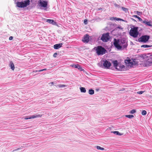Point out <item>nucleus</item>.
<instances>
[{
  "label": "nucleus",
  "instance_id": "obj_1",
  "mask_svg": "<svg viewBox=\"0 0 152 152\" xmlns=\"http://www.w3.org/2000/svg\"><path fill=\"white\" fill-rule=\"evenodd\" d=\"M114 40V45L118 50L121 49L122 48H125L127 46V40L124 38L118 40L115 39Z\"/></svg>",
  "mask_w": 152,
  "mask_h": 152
},
{
  "label": "nucleus",
  "instance_id": "obj_2",
  "mask_svg": "<svg viewBox=\"0 0 152 152\" xmlns=\"http://www.w3.org/2000/svg\"><path fill=\"white\" fill-rule=\"evenodd\" d=\"M94 49L98 55H103L105 53L106 51L105 48L101 46L95 47Z\"/></svg>",
  "mask_w": 152,
  "mask_h": 152
},
{
  "label": "nucleus",
  "instance_id": "obj_3",
  "mask_svg": "<svg viewBox=\"0 0 152 152\" xmlns=\"http://www.w3.org/2000/svg\"><path fill=\"white\" fill-rule=\"evenodd\" d=\"M138 30V28L137 27L132 28L130 30L129 34L134 38H136L137 37L139 34Z\"/></svg>",
  "mask_w": 152,
  "mask_h": 152
},
{
  "label": "nucleus",
  "instance_id": "obj_4",
  "mask_svg": "<svg viewBox=\"0 0 152 152\" xmlns=\"http://www.w3.org/2000/svg\"><path fill=\"white\" fill-rule=\"evenodd\" d=\"M30 4V0H26L24 2H18L16 3L17 6L20 8H24L29 5Z\"/></svg>",
  "mask_w": 152,
  "mask_h": 152
},
{
  "label": "nucleus",
  "instance_id": "obj_5",
  "mask_svg": "<svg viewBox=\"0 0 152 152\" xmlns=\"http://www.w3.org/2000/svg\"><path fill=\"white\" fill-rule=\"evenodd\" d=\"M110 38L109 33H107L103 34L101 37V39L104 42H107L108 41Z\"/></svg>",
  "mask_w": 152,
  "mask_h": 152
},
{
  "label": "nucleus",
  "instance_id": "obj_6",
  "mask_svg": "<svg viewBox=\"0 0 152 152\" xmlns=\"http://www.w3.org/2000/svg\"><path fill=\"white\" fill-rule=\"evenodd\" d=\"M38 5L41 8L43 7L47 8L48 6V2L43 0H39L38 1Z\"/></svg>",
  "mask_w": 152,
  "mask_h": 152
},
{
  "label": "nucleus",
  "instance_id": "obj_7",
  "mask_svg": "<svg viewBox=\"0 0 152 152\" xmlns=\"http://www.w3.org/2000/svg\"><path fill=\"white\" fill-rule=\"evenodd\" d=\"M150 38V36L148 35H145L142 36L138 39L139 42H146Z\"/></svg>",
  "mask_w": 152,
  "mask_h": 152
},
{
  "label": "nucleus",
  "instance_id": "obj_8",
  "mask_svg": "<svg viewBox=\"0 0 152 152\" xmlns=\"http://www.w3.org/2000/svg\"><path fill=\"white\" fill-rule=\"evenodd\" d=\"M125 62L127 66H129L131 67H134V66L135 65L133 61L130 59L125 60Z\"/></svg>",
  "mask_w": 152,
  "mask_h": 152
},
{
  "label": "nucleus",
  "instance_id": "obj_9",
  "mask_svg": "<svg viewBox=\"0 0 152 152\" xmlns=\"http://www.w3.org/2000/svg\"><path fill=\"white\" fill-rule=\"evenodd\" d=\"M111 65L110 62L107 60L103 61V66H104L105 68L108 69L110 66Z\"/></svg>",
  "mask_w": 152,
  "mask_h": 152
},
{
  "label": "nucleus",
  "instance_id": "obj_10",
  "mask_svg": "<svg viewBox=\"0 0 152 152\" xmlns=\"http://www.w3.org/2000/svg\"><path fill=\"white\" fill-rule=\"evenodd\" d=\"M89 36L88 35L86 34L84 36L83 39V41L84 43H87L89 41Z\"/></svg>",
  "mask_w": 152,
  "mask_h": 152
},
{
  "label": "nucleus",
  "instance_id": "obj_11",
  "mask_svg": "<svg viewBox=\"0 0 152 152\" xmlns=\"http://www.w3.org/2000/svg\"><path fill=\"white\" fill-rule=\"evenodd\" d=\"M70 66L73 67H75L76 68H77L78 69L81 71H83V69L81 68L80 66L78 64H72L70 65Z\"/></svg>",
  "mask_w": 152,
  "mask_h": 152
},
{
  "label": "nucleus",
  "instance_id": "obj_12",
  "mask_svg": "<svg viewBox=\"0 0 152 152\" xmlns=\"http://www.w3.org/2000/svg\"><path fill=\"white\" fill-rule=\"evenodd\" d=\"M124 67L123 65L118 64L115 69L118 71H121L122 69L124 68Z\"/></svg>",
  "mask_w": 152,
  "mask_h": 152
},
{
  "label": "nucleus",
  "instance_id": "obj_13",
  "mask_svg": "<svg viewBox=\"0 0 152 152\" xmlns=\"http://www.w3.org/2000/svg\"><path fill=\"white\" fill-rule=\"evenodd\" d=\"M142 23H144L146 26H152V24L151 21H147L146 20H145L144 21H143Z\"/></svg>",
  "mask_w": 152,
  "mask_h": 152
},
{
  "label": "nucleus",
  "instance_id": "obj_14",
  "mask_svg": "<svg viewBox=\"0 0 152 152\" xmlns=\"http://www.w3.org/2000/svg\"><path fill=\"white\" fill-rule=\"evenodd\" d=\"M62 45V44L61 43L56 44L54 45L53 47L55 49H57L61 47Z\"/></svg>",
  "mask_w": 152,
  "mask_h": 152
},
{
  "label": "nucleus",
  "instance_id": "obj_15",
  "mask_svg": "<svg viewBox=\"0 0 152 152\" xmlns=\"http://www.w3.org/2000/svg\"><path fill=\"white\" fill-rule=\"evenodd\" d=\"M46 22L48 23H49L52 24L53 25H55L56 24V23L53 20H51L50 19H48L46 20Z\"/></svg>",
  "mask_w": 152,
  "mask_h": 152
},
{
  "label": "nucleus",
  "instance_id": "obj_16",
  "mask_svg": "<svg viewBox=\"0 0 152 152\" xmlns=\"http://www.w3.org/2000/svg\"><path fill=\"white\" fill-rule=\"evenodd\" d=\"M10 66L11 67V69L14 70L15 69V66L13 63L12 61H10Z\"/></svg>",
  "mask_w": 152,
  "mask_h": 152
},
{
  "label": "nucleus",
  "instance_id": "obj_17",
  "mask_svg": "<svg viewBox=\"0 0 152 152\" xmlns=\"http://www.w3.org/2000/svg\"><path fill=\"white\" fill-rule=\"evenodd\" d=\"M113 64L114 66L115 69L116 68V67H117V66L119 64H118V61L117 60L114 61H113Z\"/></svg>",
  "mask_w": 152,
  "mask_h": 152
},
{
  "label": "nucleus",
  "instance_id": "obj_18",
  "mask_svg": "<svg viewBox=\"0 0 152 152\" xmlns=\"http://www.w3.org/2000/svg\"><path fill=\"white\" fill-rule=\"evenodd\" d=\"M80 91L81 92L85 93L86 92V89L85 88L80 87Z\"/></svg>",
  "mask_w": 152,
  "mask_h": 152
},
{
  "label": "nucleus",
  "instance_id": "obj_19",
  "mask_svg": "<svg viewBox=\"0 0 152 152\" xmlns=\"http://www.w3.org/2000/svg\"><path fill=\"white\" fill-rule=\"evenodd\" d=\"M152 47V45H142L141 46V48H150Z\"/></svg>",
  "mask_w": 152,
  "mask_h": 152
},
{
  "label": "nucleus",
  "instance_id": "obj_20",
  "mask_svg": "<svg viewBox=\"0 0 152 152\" xmlns=\"http://www.w3.org/2000/svg\"><path fill=\"white\" fill-rule=\"evenodd\" d=\"M88 93L90 95H93L94 94V91L92 89H89L88 91Z\"/></svg>",
  "mask_w": 152,
  "mask_h": 152
},
{
  "label": "nucleus",
  "instance_id": "obj_21",
  "mask_svg": "<svg viewBox=\"0 0 152 152\" xmlns=\"http://www.w3.org/2000/svg\"><path fill=\"white\" fill-rule=\"evenodd\" d=\"M125 117L129 118H133L134 116L132 115H126Z\"/></svg>",
  "mask_w": 152,
  "mask_h": 152
},
{
  "label": "nucleus",
  "instance_id": "obj_22",
  "mask_svg": "<svg viewBox=\"0 0 152 152\" xmlns=\"http://www.w3.org/2000/svg\"><path fill=\"white\" fill-rule=\"evenodd\" d=\"M112 132L114 134L119 135H121V134H120V133L118 131H113Z\"/></svg>",
  "mask_w": 152,
  "mask_h": 152
},
{
  "label": "nucleus",
  "instance_id": "obj_23",
  "mask_svg": "<svg viewBox=\"0 0 152 152\" xmlns=\"http://www.w3.org/2000/svg\"><path fill=\"white\" fill-rule=\"evenodd\" d=\"M96 147V148L98 150H104V148L101 147L100 146H97Z\"/></svg>",
  "mask_w": 152,
  "mask_h": 152
},
{
  "label": "nucleus",
  "instance_id": "obj_24",
  "mask_svg": "<svg viewBox=\"0 0 152 152\" xmlns=\"http://www.w3.org/2000/svg\"><path fill=\"white\" fill-rule=\"evenodd\" d=\"M134 17L137 18V19H138L140 21H142V19L141 18H140L137 15H134Z\"/></svg>",
  "mask_w": 152,
  "mask_h": 152
},
{
  "label": "nucleus",
  "instance_id": "obj_25",
  "mask_svg": "<svg viewBox=\"0 0 152 152\" xmlns=\"http://www.w3.org/2000/svg\"><path fill=\"white\" fill-rule=\"evenodd\" d=\"M136 112V111L135 109H133L130 111L129 113L131 114H133Z\"/></svg>",
  "mask_w": 152,
  "mask_h": 152
},
{
  "label": "nucleus",
  "instance_id": "obj_26",
  "mask_svg": "<svg viewBox=\"0 0 152 152\" xmlns=\"http://www.w3.org/2000/svg\"><path fill=\"white\" fill-rule=\"evenodd\" d=\"M121 9L124 11L125 12H126L128 11V9L126 8L122 7H121Z\"/></svg>",
  "mask_w": 152,
  "mask_h": 152
},
{
  "label": "nucleus",
  "instance_id": "obj_27",
  "mask_svg": "<svg viewBox=\"0 0 152 152\" xmlns=\"http://www.w3.org/2000/svg\"><path fill=\"white\" fill-rule=\"evenodd\" d=\"M36 118V115H32L31 117H29V118H26L25 119H31L32 118Z\"/></svg>",
  "mask_w": 152,
  "mask_h": 152
},
{
  "label": "nucleus",
  "instance_id": "obj_28",
  "mask_svg": "<svg viewBox=\"0 0 152 152\" xmlns=\"http://www.w3.org/2000/svg\"><path fill=\"white\" fill-rule=\"evenodd\" d=\"M57 86L59 88H61L63 87H65L66 86V85H64L59 84L57 85Z\"/></svg>",
  "mask_w": 152,
  "mask_h": 152
},
{
  "label": "nucleus",
  "instance_id": "obj_29",
  "mask_svg": "<svg viewBox=\"0 0 152 152\" xmlns=\"http://www.w3.org/2000/svg\"><path fill=\"white\" fill-rule=\"evenodd\" d=\"M146 111L145 110H143L142 112V114L143 115H145L146 114Z\"/></svg>",
  "mask_w": 152,
  "mask_h": 152
},
{
  "label": "nucleus",
  "instance_id": "obj_30",
  "mask_svg": "<svg viewBox=\"0 0 152 152\" xmlns=\"http://www.w3.org/2000/svg\"><path fill=\"white\" fill-rule=\"evenodd\" d=\"M115 19H116V20H117V21L119 20L124 21V20H123L121 18H115Z\"/></svg>",
  "mask_w": 152,
  "mask_h": 152
},
{
  "label": "nucleus",
  "instance_id": "obj_31",
  "mask_svg": "<svg viewBox=\"0 0 152 152\" xmlns=\"http://www.w3.org/2000/svg\"><path fill=\"white\" fill-rule=\"evenodd\" d=\"M36 118L41 117L42 116V115L41 114H38V115H36Z\"/></svg>",
  "mask_w": 152,
  "mask_h": 152
},
{
  "label": "nucleus",
  "instance_id": "obj_32",
  "mask_svg": "<svg viewBox=\"0 0 152 152\" xmlns=\"http://www.w3.org/2000/svg\"><path fill=\"white\" fill-rule=\"evenodd\" d=\"M144 92V91H138L137 92V93L138 94H142L143 92Z\"/></svg>",
  "mask_w": 152,
  "mask_h": 152
},
{
  "label": "nucleus",
  "instance_id": "obj_33",
  "mask_svg": "<svg viewBox=\"0 0 152 152\" xmlns=\"http://www.w3.org/2000/svg\"><path fill=\"white\" fill-rule=\"evenodd\" d=\"M84 23L85 24H86L87 23V20L86 19H85L84 20Z\"/></svg>",
  "mask_w": 152,
  "mask_h": 152
},
{
  "label": "nucleus",
  "instance_id": "obj_34",
  "mask_svg": "<svg viewBox=\"0 0 152 152\" xmlns=\"http://www.w3.org/2000/svg\"><path fill=\"white\" fill-rule=\"evenodd\" d=\"M47 70V69L45 68V69H42L39 70V71L41 72V71H46Z\"/></svg>",
  "mask_w": 152,
  "mask_h": 152
},
{
  "label": "nucleus",
  "instance_id": "obj_35",
  "mask_svg": "<svg viewBox=\"0 0 152 152\" xmlns=\"http://www.w3.org/2000/svg\"><path fill=\"white\" fill-rule=\"evenodd\" d=\"M114 5H115V6L116 7H120L118 5L116 4H115Z\"/></svg>",
  "mask_w": 152,
  "mask_h": 152
},
{
  "label": "nucleus",
  "instance_id": "obj_36",
  "mask_svg": "<svg viewBox=\"0 0 152 152\" xmlns=\"http://www.w3.org/2000/svg\"><path fill=\"white\" fill-rule=\"evenodd\" d=\"M13 37L12 36H10V37L9 38V39L10 40H12L13 39Z\"/></svg>",
  "mask_w": 152,
  "mask_h": 152
},
{
  "label": "nucleus",
  "instance_id": "obj_37",
  "mask_svg": "<svg viewBox=\"0 0 152 152\" xmlns=\"http://www.w3.org/2000/svg\"><path fill=\"white\" fill-rule=\"evenodd\" d=\"M57 54L56 53H55L53 55V56L54 57H56V55H57Z\"/></svg>",
  "mask_w": 152,
  "mask_h": 152
},
{
  "label": "nucleus",
  "instance_id": "obj_38",
  "mask_svg": "<svg viewBox=\"0 0 152 152\" xmlns=\"http://www.w3.org/2000/svg\"><path fill=\"white\" fill-rule=\"evenodd\" d=\"M39 71V70H36L34 71H33V72H40V71Z\"/></svg>",
  "mask_w": 152,
  "mask_h": 152
},
{
  "label": "nucleus",
  "instance_id": "obj_39",
  "mask_svg": "<svg viewBox=\"0 0 152 152\" xmlns=\"http://www.w3.org/2000/svg\"><path fill=\"white\" fill-rule=\"evenodd\" d=\"M137 12V14L138 15H140V12H138V11H136Z\"/></svg>",
  "mask_w": 152,
  "mask_h": 152
},
{
  "label": "nucleus",
  "instance_id": "obj_40",
  "mask_svg": "<svg viewBox=\"0 0 152 152\" xmlns=\"http://www.w3.org/2000/svg\"><path fill=\"white\" fill-rule=\"evenodd\" d=\"M50 84H53V82H51L50 83Z\"/></svg>",
  "mask_w": 152,
  "mask_h": 152
},
{
  "label": "nucleus",
  "instance_id": "obj_41",
  "mask_svg": "<svg viewBox=\"0 0 152 152\" xmlns=\"http://www.w3.org/2000/svg\"><path fill=\"white\" fill-rule=\"evenodd\" d=\"M118 28H120V27H118Z\"/></svg>",
  "mask_w": 152,
  "mask_h": 152
},
{
  "label": "nucleus",
  "instance_id": "obj_42",
  "mask_svg": "<svg viewBox=\"0 0 152 152\" xmlns=\"http://www.w3.org/2000/svg\"><path fill=\"white\" fill-rule=\"evenodd\" d=\"M112 18H111V20H113V19H112Z\"/></svg>",
  "mask_w": 152,
  "mask_h": 152
}]
</instances>
